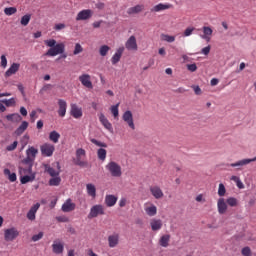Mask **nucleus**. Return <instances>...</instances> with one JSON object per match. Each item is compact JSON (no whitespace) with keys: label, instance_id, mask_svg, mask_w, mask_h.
I'll use <instances>...</instances> for the list:
<instances>
[{"label":"nucleus","instance_id":"f257e3e1","mask_svg":"<svg viewBox=\"0 0 256 256\" xmlns=\"http://www.w3.org/2000/svg\"><path fill=\"white\" fill-rule=\"evenodd\" d=\"M46 47H50L46 52L47 57H57V55H63L65 53V44L58 43L55 39H48L44 41Z\"/></svg>","mask_w":256,"mask_h":256},{"label":"nucleus","instance_id":"f03ea898","mask_svg":"<svg viewBox=\"0 0 256 256\" xmlns=\"http://www.w3.org/2000/svg\"><path fill=\"white\" fill-rule=\"evenodd\" d=\"M105 169L108 171V173H110L111 177H121V175H123L121 165L115 161L108 162V165L105 166Z\"/></svg>","mask_w":256,"mask_h":256},{"label":"nucleus","instance_id":"7ed1b4c3","mask_svg":"<svg viewBox=\"0 0 256 256\" xmlns=\"http://www.w3.org/2000/svg\"><path fill=\"white\" fill-rule=\"evenodd\" d=\"M45 172L50 175V177H59L61 175V164L59 162H55L51 165L46 164L44 166Z\"/></svg>","mask_w":256,"mask_h":256},{"label":"nucleus","instance_id":"20e7f679","mask_svg":"<svg viewBox=\"0 0 256 256\" xmlns=\"http://www.w3.org/2000/svg\"><path fill=\"white\" fill-rule=\"evenodd\" d=\"M99 215H105V207L101 204H96L91 207L88 219H95L96 217H99Z\"/></svg>","mask_w":256,"mask_h":256},{"label":"nucleus","instance_id":"39448f33","mask_svg":"<svg viewBox=\"0 0 256 256\" xmlns=\"http://www.w3.org/2000/svg\"><path fill=\"white\" fill-rule=\"evenodd\" d=\"M19 237V230L15 227L7 228L4 230V241H15Z\"/></svg>","mask_w":256,"mask_h":256},{"label":"nucleus","instance_id":"423d86ee","mask_svg":"<svg viewBox=\"0 0 256 256\" xmlns=\"http://www.w3.org/2000/svg\"><path fill=\"white\" fill-rule=\"evenodd\" d=\"M40 151L43 157H53V153H55V145L51 143H44L40 146Z\"/></svg>","mask_w":256,"mask_h":256},{"label":"nucleus","instance_id":"0eeeda50","mask_svg":"<svg viewBox=\"0 0 256 256\" xmlns=\"http://www.w3.org/2000/svg\"><path fill=\"white\" fill-rule=\"evenodd\" d=\"M93 17V10L91 9H85L81 10L77 16L76 21H87Z\"/></svg>","mask_w":256,"mask_h":256},{"label":"nucleus","instance_id":"6e6552de","mask_svg":"<svg viewBox=\"0 0 256 256\" xmlns=\"http://www.w3.org/2000/svg\"><path fill=\"white\" fill-rule=\"evenodd\" d=\"M122 119L125 123H127L128 127L135 131V122L133 121V113L130 110L124 112Z\"/></svg>","mask_w":256,"mask_h":256},{"label":"nucleus","instance_id":"1a4fd4ad","mask_svg":"<svg viewBox=\"0 0 256 256\" xmlns=\"http://www.w3.org/2000/svg\"><path fill=\"white\" fill-rule=\"evenodd\" d=\"M52 251L55 255H61L65 251V244L59 239L53 241Z\"/></svg>","mask_w":256,"mask_h":256},{"label":"nucleus","instance_id":"9d476101","mask_svg":"<svg viewBox=\"0 0 256 256\" xmlns=\"http://www.w3.org/2000/svg\"><path fill=\"white\" fill-rule=\"evenodd\" d=\"M79 81L83 85V87H86V89H93V82L91 81V75L89 74H82L79 76Z\"/></svg>","mask_w":256,"mask_h":256},{"label":"nucleus","instance_id":"9b49d317","mask_svg":"<svg viewBox=\"0 0 256 256\" xmlns=\"http://www.w3.org/2000/svg\"><path fill=\"white\" fill-rule=\"evenodd\" d=\"M125 47L128 51H137V49H139L137 46V38L134 35L130 36L125 43Z\"/></svg>","mask_w":256,"mask_h":256},{"label":"nucleus","instance_id":"f8f14e48","mask_svg":"<svg viewBox=\"0 0 256 256\" xmlns=\"http://www.w3.org/2000/svg\"><path fill=\"white\" fill-rule=\"evenodd\" d=\"M123 53H125V47L121 46L116 50V52L111 58L112 65H117V63L121 61V57H123Z\"/></svg>","mask_w":256,"mask_h":256},{"label":"nucleus","instance_id":"ddd939ff","mask_svg":"<svg viewBox=\"0 0 256 256\" xmlns=\"http://www.w3.org/2000/svg\"><path fill=\"white\" fill-rule=\"evenodd\" d=\"M70 115H72L74 119H81L83 117V109L77 106V104H72Z\"/></svg>","mask_w":256,"mask_h":256},{"label":"nucleus","instance_id":"4468645a","mask_svg":"<svg viewBox=\"0 0 256 256\" xmlns=\"http://www.w3.org/2000/svg\"><path fill=\"white\" fill-rule=\"evenodd\" d=\"M76 204L73 203V200L71 198H68L65 203L62 205L61 210L63 213H71V211H75Z\"/></svg>","mask_w":256,"mask_h":256},{"label":"nucleus","instance_id":"2eb2a0df","mask_svg":"<svg viewBox=\"0 0 256 256\" xmlns=\"http://www.w3.org/2000/svg\"><path fill=\"white\" fill-rule=\"evenodd\" d=\"M150 193L154 197V199H163L164 197L163 190L157 185L150 187Z\"/></svg>","mask_w":256,"mask_h":256},{"label":"nucleus","instance_id":"dca6fc26","mask_svg":"<svg viewBox=\"0 0 256 256\" xmlns=\"http://www.w3.org/2000/svg\"><path fill=\"white\" fill-rule=\"evenodd\" d=\"M173 8V4L170 3H159L157 5H155L152 9L151 12L152 13H159L161 11H167V9H172Z\"/></svg>","mask_w":256,"mask_h":256},{"label":"nucleus","instance_id":"f3484780","mask_svg":"<svg viewBox=\"0 0 256 256\" xmlns=\"http://www.w3.org/2000/svg\"><path fill=\"white\" fill-rule=\"evenodd\" d=\"M256 161V156L254 158H246L239 160L235 163L229 164L230 167H245V165H249V163H254Z\"/></svg>","mask_w":256,"mask_h":256},{"label":"nucleus","instance_id":"a211bd4d","mask_svg":"<svg viewBox=\"0 0 256 256\" xmlns=\"http://www.w3.org/2000/svg\"><path fill=\"white\" fill-rule=\"evenodd\" d=\"M108 245L111 249L119 245V233H113L108 236Z\"/></svg>","mask_w":256,"mask_h":256},{"label":"nucleus","instance_id":"6ab92c4d","mask_svg":"<svg viewBox=\"0 0 256 256\" xmlns=\"http://www.w3.org/2000/svg\"><path fill=\"white\" fill-rule=\"evenodd\" d=\"M150 227L152 231H161L163 228V221L161 219L153 218L150 220Z\"/></svg>","mask_w":256,"mask_h":256},{"label":"nucleus","instance_id":"aec40b11","mask_svg":"<svg viewBox=\"0 0 256 256\" xmlns=\"http://www.w3.org/2000/svg\"><path fill=\"white\" fill-rule=\"evenodd\" d=\"M99 121L103 125V127L107 129V131H109L110 133H113V125L111 124V122H109L107 117H105V114L99 115Z\"/></svg>","mask_w":256,"mask_h":256},{"label":"nucleus","instance_id":"412c9836","mask_svg":"<svg viewBox=\"0 0 256 256\" xmlns=\"http://www.w3.org/2000/svg\"><path fill=\"white\" fill-rule=\"evenodd\" d=\"M58 115L59 117H65V115L67 114V102L63 99H59L58 100Z\"/></svg>","mask_w":256,"mask_h":256},{"label":"nucleus","instance_id":"4be33fe9","mask_svg":"<svg viewBox=\"0 0 256 256\" xmlns=\"http://www.w3.org/2000/svg\"><path fill=\"white\" fill-rule=\"evenodd\" d=\"M39 207H41V204L36 203L30 208L27 213V219H29V221H35V215L37 214V211H39Z\"/></svg>","mask_w":256,"mask_h":256},{"label":"nucleus","instance_id":"5701e85b","mask_svg":"<svg viewBox=\"0 0 256 256\" xmlns=\"http://www.w3.org/2000/svg\"><path fill=\"white\" fill-rule=\"evenodd\" d=\"M202 31L204 35L201 36L202 39H205V41L210 42L211 41V36L213 35V29L209 26H204L202 28Z\"/></svg>","mask_w":256,"mask_h":256},{"label":"nucleus","instance_id":"b1692460","mask_svg":"<svg viewBox=\"0 0 256 256\" xmlns=\"http://www.w3.org/2000/svg\"><path fill=\"white\" fill-rule=\"evenodd\" d=\"M144 211L148 217H155L157 215V206L155 204L146 205Z\"/></svg>","mask_w":256,"mask_h":256},{"label":"nucleus","instance_id":"393cba45","mask_svg":"<svg viewBox=\"0 0 256 256\" xmlns=\"http://www.w3.org/2000/svg\"><path fill=\"white\" fill-rule=\"evenodd\" d=\"M19 67H21V64L19 63H13L9 69L5 72V77H11V75H15L17 71H19Z\"/></svg>","mask_w":256,"mask_h":256},{"label":"nucleus","instance_id":"a878e982","mask_svg":"<svg viewBox=\"0 0 256 256\" xmlns=\"http://www.w3.org/2000/svg\"><path fill=\"white\" fill-rule=\"evenodd\" d=\"M143 9H145V6L142 5V4H138L134 7H130L128 10H127V14L128 15H137V13H141V11H143Z\"/></svg>","mask_w":256,"mask_h":256},{"label":"nucleus","instance_id":"bb28decb","mask_svg":"<svg viewBox=\"0 0 256 256\" xmlns=\"http://www.w3.org/2000/svg\"><path fill=\"white\" fill-rule=\"evenodd\" d=\"M217 207L218 213H220V215H223L227 211V203H225L224 198L218 199Z\"/></svg>","mask_w":256,"mask_h":256},{"label":"nucleus","instance_id":"cd10ccee","mask_svg":"<svg viewBox=\"0 0 256 256\" xmlns=\"http://www.w3.org/2000/svg\"><path fill=\"white\" fill-rule=\"evenodd\" d=\"M105 203L107 207H115L117 203V197L115 195H106Z\"/></svg>","mask_w":256,"mask_h":256},{"label":"nucleus","instance_id":"c85d7f7f","mask_svg":"<svg viewBox=\"0 0 256 256\" xmlns=\"http://www.w3.org/2000/svg\"><path fill=\"white\" fill-rule=\"evenodd\" d=\"M86 191L89 197H92V199H95V197H97V188L93 184H87Z\"/></svg>","mask_w":256,"mask_h":256},{"label":"nucleus","instance_id":"c756f323","mask_svg":"<svg viewBox=\"0 0 256 256\" xmlns=\"http://www.w3.org/2000/svg\"><path fill=\"white\" fill-rule=\"evenodd\" d=\"M27 127H29V122L23 121L21 125L15 130V135H17L18 137L23 135V133L27 131Z\"/></svg>","mask_w":256,"mask_h":256},{"label":"nucleus","instance_id":"7c9ffc66","mask_svg":"<svg viewBox=\"0 0 256 256\" xmlns=\"http://www.w3.org/2000/svg\"><path fill=\"white\" fill-rule=\"evenodd\" d=\"M20 176L23 175H37L35 172H33V166H26V167H20L19 168Z\"/></svg>","mask_w":256,"mask_h":256},{"label":"nucleus","instance_id":"2f4dec72","mask_svg":"<svg viewBox=\"0 0 256 256\" xmlns=\"http://www.w3.org/2000/svg\"><path fill=\"white\" fill-rule=\"evenodd\" d=\"M37 174L23 175L20 176V183L26 185V183H31L35 179Z\"/></svg>","mask_w":256,"mask_h":256},{"label":"nucleus","instance_id":"473e14b6","mask_svg":"<svg viewBox=\"0 0 256 256\" xmlns=\"http://www.w3.org/2000/svg\"><path fill=\"white\" fill-rule=\"evenodd\" d=\"M6 119L7 121H11L12 123H19L23 118L18 113H13V114L7 115Z\"/></svg>","mask_w":256,"mask_h":256},{"label":"nucleus","instance_id":"72a5a7b5","mask_svg":"<svg viewBox=\"0 0 256 256\" xmlns=\"http://www.w3.org/2000/svg\"><path fill=\"white\" fill-rule=\"evenodd\" d=\"M37 153H39V150H37V148L35 147H29L27 150H26V156L27 157H30L31 159H34L37 157Z\"/></svg>","mask_w":256,"mask_h":256},{"label":"nucleus","instance_id":"f704fd0d","mask_svg":"<svg viewBox=\"0 0 256 256\" xmlns=\"http://www.w3.org/2000/svg\"><path fill=\"white\" fill-rule=\"evenodd\" d=\"M170 240H171V236L169 234L163 235L159 240V245L161 247H169Z\"/></svg>","mask_w":256,"mask_h":256},{"label":"nucleus","instance_id":"c9c22d12","mask_svg":"<svg viewBox=\"0 0 256 256\" xmlns=\"http://www.w3.org/2000/svg\"><path fill=\"white\" fill-rule=\"evenodd\" d=\"M4 175L8 177L11 183H15V181H17V174L11 173V170H9V168L4 169Z\"/></svg>","mask_w":256,"mask_h":256},{"label":"nucleus","instance_id":"e433bc0d","mask_svg":"<svg viewBox=\"0 0 256 256\" xmlns=\"http://www.w3.org/2000/svg\"><path fill=\"white\" fill-rule=\"evenodd\" d=\"M49 139L52 141V143H59V139H61V134L54 130L50 132Z\"/></svg>","mask_w":256,"mask_h":256},{"label":"nucleus","instance_id":"4c0bfd02","mask_svg":"<svg viewBox=\"0 0 256 256\" xmlns=\"http://www.w3.org/2000/svg\"><path fill=\"white\" fill-rule=\"evenodd\" d=\"M50 187H59L61 185V177L54 176L49 180Z\"/></svg>","mask_w":256,"mask_h":256},{"label":"nucleus","instance_id":"58836bf2","mask_svg":"<svg viewBox=\"0 0 256 256\" xmlns=\"http://www.w3.org/2000/svg\"><path fill=\"white\" fill-rule=\"evenodd\" d=\"M97 157L100 161H105L107 159V150L100 148L97 150Z\"/></svg>","mask_w":256,"mask_h":256},{"label":"nucleus","instance_id":"ea45409f","mask_svg":"<svg viewBox=\"0 0 256 256\" xmlns=\"http://www.w3.org/2000/svg\"><path fill=\"white\" fill-rule=\"evenodd\" d=\"M109 51H111V47H109L108 45H103L99 49V54L101 55V57H107V53H109Z\"/></svg>","mask_w":256,"mask_h":256},{"label":"nucleus","instance_id":"a19ab883","mask_svg":"<svg viewBox=\"0 0 256 256\" xmlns=\"http://www.w3.org/2000/svg\"><path fill=\"white\" fill-rule=\"evenodd\" d=\"M29 21H31V14H26L22 16L20 23L23 27H27L29 25Z\"/></svg>","mask_w":256,"mask_h":256},{"label":"nucleus","instance_id":"79ce46f5","mask_svg":"<svg viewBox=\"0 0 256 256\" xmlns=\"http://www.w3.org/2000/svg\"><path fill=\"white\" fill-rule=\"evenodd\" d=\"M110 111H111L114 119H117V117H119V103H117L116 105L111 106Z\"/></svg>","mask_w":256,"mask_h":256},{"label":"nucleus","instance_id":"37998d69","mask_svg":"<svg viewBox=\"0 0 256 256\" xmlns=\"http://www.w3.org/2000/svg\"><path fill=\"white\" fill-rule=\"evenodd\" d=\"M161 40L166 41L167 43H174L175 36H171L169 34H161Z\"/></svg>","mask_w":256,"mask_h":256},{"label":"nucleus","instance_id":"c03bdc74","mask_svg":"<svg viewBox=\"0 0 256 256\" xmlns=\"http://www.w3.org/2000/svg\"><path fill=\"white\" fill-rule=\"evenodd\" d=\"M90 141L93 143V145H96V147H103L104 149L107 147V143L101 142L95 138H91Z\"/></svg>","mask_w":256,"mask_h":256},{"label":"nucleus","instance_id":"a18cd8bd","mask_svg":"<svg viewBox=\"0 0 256 256\" xmlns=\"http://www.w3.org/2000/svg\"><path fill=\"white\" fill-rule=\"evenodd\" d=\"M4 13L5 15H7L8 17H10V15H15V13H17V8L15 7H8L4 9Z\"/></svg>","mask_w":256,"mask_h":256},{"label":"nucleus","instance_id":"49530a36","mask_svg":"<svg viewBox=\"0 0 256 256\" xmlns=\"http://www.w3.org/2000/svg\"><path fill=\"white\" fill-rule=\"evenodd\" d=\"M1 103H4V105H6V107H13V105H15V98H10V99H4L1 100Z\"/></svg>","mask_w":256,"mask_h":256},{"label":"nucleus","instance_id":"de8ad7c7","mask_svg":"<svg viewBox=\"0 0 256 256\" xmlns=\"http://www.w3.org/2000/svg\"><path fill=\"white\" fill-rule=\"evenodd\" d=\"M24 165H27V167H33V163H35V160L29 156H26V158L23 160Z\"/></svg>","mask_w":256,"mask_h":256},{"label":"nucleus","instance_id":"09e8293b","mask_svg":"<svg viewBox=\"0 0 256 256\" xmlns=\"http://www.w3.org/2000/svg\"><path fill=\"white\" fill-rule=\"evenodd\" d=\"M79 53H83V46L81 44L76 43L73 51V55H79Z\"/></svg>","mask_w":256,"mask_h":256},{"label":"nucleus","instance_id":"8fccbe9b","mask_svg":"<svg viewBox=\"0 0 256 256\" xmlns=\"http://www.w3.org/2000/svg\"><path fill=\"white\" fill-rule=\"evenodd\" d=\"M225 193H227V190L225 189V185H223L222 183L219 184V188H218L219 197H225Z\"/></svg>","mask_w":256,"mask_h":256},{"label":"nucleus","instance_id":"3c124183","mask_svg":"<svg viewBox=\"0 0 256 256\" xmlns=\"http://www.w3.org/2000/svg\"><path fill=\"white\" fill-rule=\"evenodd\" d=\"M226 203L230 206V207H237V200L236 198L230 197L226 200Z\"/></svg>","mask_w":256,"mask_h":256},{"label":"nucleus","instance_id":"603ef678","mask_svg":"<svg viewBox=\"0 0 256 256\" xmlns=\"http://www.w3.org/2000/svg\"><path fill=\"white\" fill-rule=\"evenodd\" d=\"M17 145H19V142L14 141L12 144L8 145L6 149L8 151H15V149H17Z\"/></svg>","mask_w":256,"mask_h":256},{"label":"nucleus","instance_id":"864d4df0","mask_svg":"<svg viewBox=\"0 0 256 256\" xmlns=\"http://www.w3.org/2000/svg\"><path fill=\"white\" fill-rule=\"evenodd\" d=\"M41 239H43V232H39L32 236V241L34 242L41 241Z\"/></svg>","mask_w":256,"mask_h":256},{"label":"nucleus","instance_id":"5fc2aeb1","mask_svg":"<svg viewBox=\"0 0 256 256\" xmlns=\"http://www.w3.org/2000/svg\"><path fill=\"white\" fill-rule=\"evenodd\" d=\"M58 223H69V218L66 216H58L56 217Z\"/></svg>","mask_w":256,"mask_h":256},{"label":"nucleus","instance_id":"6e6d98bb","mask_svg":"<svg viewBox=\"0 0 256 256\" xmlns=\"http://www.w3.org/2000/svg\"><path fill=\"white\" fill-rule=\"evenodd\" d=\"M85 154H86L85 149L79 148L76 151V158L85 157Z\"/></svg>","mask_w":256,"mask_h":256},{"label":"nucleus","instance_id":"4d7b16f0","mask_svg":"<svg viewBox=\"0 0 256 256\" xmlns=\"http://www.w3.org/2000/svg\"><path fill=\"white\" fill-rule=\"evenodd\" d=\"M243 256H251V248L249 247H244L241 251Z\"/></svg>","mask_w":256,"mask_h":256},{"label":"nucleus","instance_id":"13d9d810","mask_svg":"<svg viewBox=\"0 0 256 256\" xmlns=\"http://www.w3.org/2000/svg\"><path fill=\"white\" fill-rule=\"evenodd\" d=\"M75 165H78L79 167H86L87 162L82 161L81 158H76Z\"/></svg>","mask_w":256,"mask_h":256},{"label":"nucleus","instance_id":"bf43d9fd","mask_svg":"<svg viewBox=\"0 0 256 256\" xmlns=\"http://www.w3.org/2000/svg\"><path fill=\"white\" fill-rule=\"evenodd\" d=\"M1 67H3V69L7 68V56L5 55L1 56Z\"/></svg>","mask_w":256,"mask_h":256},{"label":"nucleus","instance_id":"052dcab7","mask_svg":"<svg viewBox=\"0 0 256 256\" xmlns=\"http://www.w3.org/2000/svg\"><path fill=\"white\" fill-rule=\"evenodd\" d=\"M193 31H195V28H186L184 31V37H189L193 35Z\"/></svg>","mask_w":256,"mask_h":256},{"label":"nucleus","instance_id":"680f3d73","mask_svg":"<svg viewBox=\"0 0 256 256\" xmlns=\"http://www.w3.org/2000/svg\"><path fill=\"white\" fill-rule=\"evenodd\" d=\"M187 69L191 71V73H195V71H197V64H188Z\"/></svg>","mask_w":256,"mask_h":256},{"label":"nucleus","instance_id":"e2e57ef3","mask_svg":"<svg viewBox=\"0 0 256 256\" xmlns=\"http://www.w3.org/2000/svg\"><path fill=\"white\" fill-rule=\"evenodd\" d=\"M65 27L66 26L64 23H59V24H55L54 29H55V31H61V30L65 29Z\"/></svg>","mask_w":256,"mask_h":256},{"label":"nucleus","instance_id":"0e129e2a","mask_svg":"<svg viewBox=\"0 0 256 256\" xmlns=\"http://www.w3.org/2000/svg\"><path fill=\"white\" fill-rule=\"evenodd\" d=\"M201 53L203 55H208L209 53H211V46H206L202 49Z\"/></svg>","mask_w":256,"mask_h":256},{"label":"nucleus","instance_id":"69168bd1","mask_svg":"<svg viewBox=\"0 0 256 256\" xmlns=\"http://www.w3.org/2000/svg\"><path fill=\"white\" fill-rule=\"evenodd\" d=\"M36 117H37V111L33 110V111L30 113V119H31L32 123H35Z\"/></svg>","mask_w":256,"mask_h":256},{"label":"nucleus","instance_id":"338daca9","mask_svg":"<svg viewBox=\"0 0 256 256\" xmlns=\"http://www.w3.org/2000/svg\"><path fill=\"white\" fill-rule=\"evenodd\" d=\"M125 205H127V199L121 198L119 201V207H125Z\"/></svg>","mask_w":256,"mask_h":256},{"label":"nucleus","instance_id":"774afa93","mask_svg":"<svg viewBox=\"0 0 256 256\" xmlns=\"http://www.w3.org/2000/svg\"><path fill=\"white\" fill-rule=\"evenodd\" d=\"M20 113L23 117H27V109L25 107L20 108Z\"/></svg>","mask_w":256,"mask_h":256}]
</instances>
